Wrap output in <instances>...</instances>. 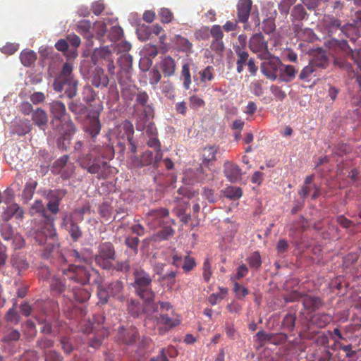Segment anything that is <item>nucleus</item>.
I'll list each match as a JSON object with an SVG mask.
<instances>
[{"label":"nucleus","instance_id":"nucleus-1","mask_svg":"<svg viewBox=\"0 0 361 361\" xmlns=\"http://www.w3.org/2000/svg\"><path fill=\"white\" fill-rule=\"evenodd\" d=\"M30 214L34 217V226L30 231L36 243L45 245L42 255L48 258L51 253L59 248L56 230L54 227L55 217L49 215L41 200H35L30 207Z\"/></svg>","mask_w":361,"mask_h":361},{"label":"nucleus","instance_id":"nucleus-2","mask_svg":"<svg viewBox=\"0 0 361 361\" xmlns=\"http://www.w3.org/2000/svg\"><path fill=\"white\" fill-rule=\"evenodd\" d=\"M90 278V270L83 265L69 264L61 269V275L54 276L51 282L52 290L61 293L67 288L87 284Z\"/></svg>","mask_w":361,"mask_h":361},{"label":"nucleus","instance_id":"nucleus-3","mask_svg":"<svg viewBox=\"0 0 361 361\" xmlns=\"http://www.w3.org/2000/svg\"><path fill=\"white\" fill-rule=\"evenodd\" d=\"M148 320H152L157 328L159 334L164 335L180 324V318L175 313L169 302L159 301L154 305Z\"/></svg>","mask_w":361,"mask_h":361},{"label":"nucleus","instance_id":"nucleus-4","mask_svg":"<svg viewBox=\"0 0 361 361\" xmlns=\"http://www.w3.org/2000/svg\"><path fill=\"white\" fill-rule=\"evenodd\" d=\"M49 109L51 117V123L54 125L55 123L59 122V124H61L62 129L64 130L63 142L61 143L59 140V147L66 149L70 143L71 136L76 132V127L71 119L65 121L64 117L67 112L63 102L54 100L49 104Z\"/></svg>","mask_w":361,"mask_h":361},{"label":"nucleus","instance_id":"nucleus-5","mask_svg":"<svg viewBox=\"0 0 361 361\" xmlns=\"http://www.w3.org/2000/svg\"><path fill=\"white\" fill-rule=\"evenodd\" d=\"M73 70V66L71 63H65L53 82L54 90L58 92L64 91L69 99H73L78 93V80L75 78Z\"/></svg>","mask_w":361,"mask_h":361},{"label":"nucleus","instance_id":"nucleus-6","mask_svg":"<svg viewBox=\"0 0 361 361\" xmlns=\"http://www.w3.org/2000/svg\"><path fill=\"white\" fill-rule=\"evenodd\" d=\"M134 282L133 287L135 293L145 302L153 301L155 294L152 288V278L150 275L141 269L134 271Z\"/></svg>","mask_w":361,"mask_h":361},{"label":"nucleus","instance_id":"nucleus-7","mask_svg":"<svg viewBox=\"0 0 361 361\" xmlns=\"http://www.w3.org/2000/svg\"><path fill=\"white\" fill-rule=\"evenodd\" d=\"M80 166L88 173L96 175L98 179H105L109 173V168L106 161L99 157H92L91 154H82L78 157Z\"/></svg>","mask_w":361,"mask_h":361},{"label":"nucleus","instance_id":"nucleus-8","mask_svg":"<svg viewBox=\"0 0 361 361\" xmlns=\"http://www.w3.org/2000/svg\"><path fill=\"white\" fill-rule=\"evenodd\" d=\"M145 224L152 230L161 227L164 224L170 222L176 225V221L169 217V211L166 208L151 209L145 214Z\"/></svg>","mask_w":361,"mask_h":361},{"label":"nucleus","instance_id":"nucleus-9","mask_svg":"<svg viewBox=\"0 0 361 361\" xmlns=\"http://www.w3.org/2000/svg\"><path fill=\"white\" fill-rule=\"evenodd\" d=\"M162 159H157V154L150 150H145L140 156L130 155L127 160V164L130 169H141L145 166H152L157 169L159 163Z\"/></svg>","mask_w":361,"mask_h":361},{"label":"nucleus","instance_id":"nucleus-10","mask_svg":"<svg viewBox=\"0 0 361 361\" xmlns=\"http://www.w3.org/2000/svg\"><path fill=\"white\" fill-rule=\"evenodd\" d=\"M115 250L112 243L105 242L102 243L98 248V253L95 255V262L104 269H109L112 267L109 260L115 259Z\"/></svg>","mask_w":361,"mask_h":361},{"label":"nucleus","instance_id":"nucleus-11","mask_svg":"<svg viewBox=\"0 0 361 361\" xmlns=\"http://www.w3.org/2000/svg\"><path fill=\"white\" fill-rule=\"evenodd\" d=\"M265 59L267 61L261 63V71L268 79L274 81L279 78L282 62L271 54Z\"/></svg>","mask_w":361,"mask_h":361},{"label":"nucleus","instance_id":"nucleus-12","mask_svg":"<svg viewBox=\"0 0 361 361\" xmlns=\"http://www.w3.org/2000/svg\"><path fill=\"white\" fill-rule=\"evenodd\" d=\"M80 222L68 214L62 219L61 227L66 229L73 242H78L82 236V229L78 225Z\"/></svg>","mask_w":361,"mask_h":361},{"label":"nucleus","instance_id":"nucleus-13","mask_svg":"<svg viewBox=\"0 0 361 361\" xmlns=\"http://www.w3.org/2000/svg\"><path fill=\"white\" fill-rule=\"evenodd\" d=\"M249 47L250 50L256 54H259L262 59H266L270 56L268 50L267 42L265 41L264 35L261 33L253 35L249 40Z\"/></svg>","mask_w":361,"mask_h":361},{"label":"nucleus","instance_id":"nucleus-14","mask_svg":"<svg viewBox=\"0 0 361 361\" xmlns=\"http://www.w3.org/2000/svg\"><path fill=\"white\" fill-rule=\"evenodd\" d=\"M319 27L324 33L329 36H331L338 30L341 32V27L343 25H341V21L338 18H336L333 16L325 15L320 22Z\"/></svg>","mask_w":361,"mask_h":361},{"label":"nucleus","instance_id":"nucleus-15","mask_svg":"<svg viewBox=\"0 0 361 361\" xmlns=\"http://www.w3.org/2000/svg\"><path fill=\"white\" fill-rule=\"evenodd\" d=\"M138 336V331L135 327L124 328L123 326H120L118 329L116 339L121 343L131 345L135 343Z\"/></svg>","mask_w":361,"mask_h":361},{"label":"nucleus","instance_id":"nucleus-16","mask_svg":"<svg viewBox=\"0 0 361 361\" xmlns=\"http://www.w3.org/2000/svg\"><path fill=\"white\" fill-rule=\"evenodd\" d=\"M131 95L135 96V106L142 107V109H145V112L148 114L154 111V104L150 102L149 96L146 91L137 88L136 92L135 91Z\"/></svg>","mask_w":361,"mask_h":361},{"label":"nucleus","instance_id":"nucleus-17","mask_svg":"<svg viewBox=\"0 0 361 361\" xmlns=\"http://www.w3.org/2000/svg\"><path fill=\"white\" fill-rule=\"evenodd\" d=\"M302 304L304 310L307 312H314L322 308L324 305V300L319 296L314 295L305 294L302 297Z\"/></svg>","mask_w":361,"mask_h":361},{"label":"nucleus","instance_id":"nucleus-18","mask_svg":"<svg viewBox=\"0 0 361 361\" xmlns=\"http://www.w3.org/2000/svg\"><path fill=\"white\" fill-rule=\"evenodd\" d=\"M92 29V25L89 20H82L76 24L75 30L86 40L87 47L93 46L92 39L94 37V33Z\"/></svg>","mask_w":361,"mask_h":361},{"label":"nucleus","instance_id":"nucleus-19","mask_svg":"<svg viewBox=\"0 0 361 361\" xmlns=\"http://www.w3.org/2000/svg\"><path fill=\"white\" fill-rule=\"evenodd\" d=\"M298 73V68L293 65L282 63L278 79L281 82H290L295 80Z\"/></svg>","mask_w":361,"mask_h":361},{"label":"nucleus","instance_id":"nucleus-20","mask_svg":"<svg viewBox=\"0 0 361 361\" xmlns=\"http://www.w3.org/2000/svg\"><path fill=\"white\" fill-rule=\"evenodd\" d=\"M224 173L231 183L238 181L241 177V170L239 166L231 161H226L224 163Z\"/></svg>","mask_w":361,"mask_h":361},{"label":"nucleus","instance_id":"nucleus-21","mask_svg":"<svg viewBox=\"0 0 361 361\" xmlns=\"http://www.w3.org/2000/svg\"><path fill=\"white\" fill-rule=\"evenodd\" d=\"M252 2L251 0H240L237 5L238 22L246 23L249 18Z\"/></svg>","mask_w":361,"mask_h":361},{"label":"nucleus","instance_id":"nucleus-22","mask_svg":"<svg viewBox=\"0 0 361 361\" xmlns=\"http://www.w3.org/2000/svg\"><path fill=\"white\" fill-rule=\"evenodd\" d=\"M104 322V317L102 314H98L94 317V322L90 321L85 322L81 326V331L90 336L97 329L102 327Z\"/></svg>","mask_w":361,"mask_h":361},{"label":"nucleus","instance_id":"nucleus-23","mask_svg":"<svg viewBox=\"0 0 361 361\" xmlns=\"http://www.w3.org/2000/svg\"><path fill=\"white\" fill-rule=\"evenodd\" d=\"M107 335V330L104 327L102 326L100 329H97L92 334L88 336L89 345L95 349L99 348Z\"/></svg>","mask_w":361,"mask_h":361},{"label":"nucleus","instance_id":"nucleus-24","mask_svg":"<svg viewBox=\"0 0 361 361\" xmlns=\"http://www.w3.org/2000/svg\"><path fill=\"white\" fill-rule=\"evenodd\" d=\"M219 149V147L216 145H209L204 147L201 152L202 164L208 166L211 162L215 161Z\"/></svg>","mask_w":361,"mask_h":361},{"label":"nucleus","instance_id":"nucleus-25","mask_svg":"<svg viewBox=\"0 0 361 361\" xmlns=\"http://www.w3.org/2000/svg\"><path fill=\"white\" fill-rule=\"evenodd\" d=\"M160 68L164 77L173 76L176 69L175 60L169 56L164 57L160 61Z\"/></svg>","mask_w":361,"mask_h":361},{"label":"nucleus","instance_id":"nucleus-26","mask_svg":"<svg viewBox=\"0 0 361 361\" xmlns=\"http://www.w3.org/2000/svg\"><path fill=\"white\" fill-rule=\"evenodd\" d=\"M173 226L174 225L171 222L169 224H164L160 227L161 229L152 235V239L154 241H162L169 239L175 233V231L172 228Z\"/></svg>","mask_w":361,"mask_h":361},{"label":"nucleus","instance_id":"nucleus-27","mask_svg":"<svg viewBox=\"0 0 361 361\" xmlns=\"http://www.w3.org/2000/svg\"><path fill=\"white\" fill-rule=\"evenodd\" d=\"M154 111L148 114L145 112V109H142L141 112H135L134 118L135 120V127L137 130L142 131L145 129L149 120L154 117Z\"/></svg>","mask_w":361,"mask_h":361},{"label":"nucleus","instance_id":"nucleus-28","mask_svg":"<svg viewBox=\"0 0 361 361\" xmlns=\"http://www.w3.org/2000/svg\"><path fill=\"white\" fill-rule=\"evenodd\" d=\"M110 296L116 298L120 302L125 300V296L123 294V283L121 281L116 280L110 283L106 287Z\"/></svg>","mask_w":361,"mask_h":361},{"label":"nucleus","instance_id":"nucleus-29","mask_svg":"<svg viewBox=\"0 0 361 361\" xmlns=\"http://www.w3.org/2000/svg\"><path fill=\"white\" fill-rule=\"evenodd\" d=\"M310 62L314 66L315 68H325L329 65V58L323 49H319L315 51Z\"/></svg>","mask_w":361,"mask_h":361},{"label":"nucleus","instance_id":"nucleus-30","mask_svg":"<svg viewBox=\"0 0 361 361\" xmlns=\"http://www.w3.org/2000/svg\"><path fill=\"white\" fill-rule=\"evenodd\" d=\"M32 120L40 129L45 130L48 122V116L44 110L37 108L35 111H32Z\"/></svg>","mask_w":361,"mask_h":361},{"label":"nucleus","instance_id":"nucleus-31","mask_svg":"<svg viewBox=\"0 0 361 361\" xmlns=\"http://www.w3.org/2000/svg\"><path fill=\"white\" fill-rule=\"evenodd\" d=\"M23 216V209L16 203L8 206L4 212V219L6 221L10 220L12 217H16L18 219H22Z\"/></svg>","mask_w":361,"mask_h":361},{"label":"nucleus","instance_id":"nucleus-32","mask_svg":"<svg viewBox=\"0 0 361 361\" xmlns=\"http://www.w3.org/2000/svg\"><path fill=\"white\" fill-rule=\"evenodd\" d=\"M109 78L102 69H96L92 78V84L96 87H106L109 84Z\"/></svg>","mask_w":361,"mask_h":361},{"label":"nucleus","instance_id":"nucleus-33","mask_svg":"<svg viewBox=\"0 0 361 361\" xmlns=\"http://www.w3.org/2000/svg\"><path fill=\"white\" fill-rule=\"evenodd\" d=\"M235 52L237 55V61H236V71L238 73H240L243 71V67L245 64H247L249 59V54L244 51L239 46L234 48Z\"/></svg>","mask_w":361,"mask_h":361},{"label":"nucleus","instance_id":"nucleus-34","mask_svg":"<svg viewBox=\"0 0 361 361\" xmlns=\"http://www.w3.org/2000/svg\"><path fill=\"white\" fill-rule=\"evenodd\" d=\"M332 317L327 313H317L314 314L311 317V322L312 324L317 326L319 328H324L331 321Z\"/></svg>","mask_w":361,"mask_h":361},{"label":"nucleus","instance_id":"nucleus-35","mask_svg":"<svg viewBox=\"0 0 361 361\" xmlns=\"http://www.w3.org/2000/svg\"><path fill=\"white\" fill-rule=\"evenodd\" d=\"M359 25L345 24L341 27V32L350 40L355 42L360 37Z\"/></svg>","mask_w":361,"mask_h":361},{"label":"nucleus","instance_id":"nucleus-36","mask_svg":"<svg viewBox=\"0 0 361 361\" xmlns=\"http://www.w3.org/2000/svg\"><path fill=\"white\" fill-rule=\"evenodd\" d=\"M82 286H75L68 288L72 291L74 299L78 302H84L87 301L90 297V293L88 290L82 288Z\"/></svg>","mask_w":361,"mask_h":361},{"label":"nucleus","instance_id":"nucleus-37","mask_svg":"<svg viewBox=\"0 0 361 361\" xmlns=\"http://www.w3.org/2000/svg\"><path fill=\"white\" fill-rule=\"evenodd\" d=\"M101 130V124L99 117H92L90 119L88 126L85 128V131L91 136L92 141L98 135Z\"/></svg>","mask_w":361,"mask_h":361},{"label":"nucleus","instance_id":"nucleus-38","mask_svg":"<svg viewBox=\"0 0 361 361\" xmlns=\"http://www.w3.org/2000/svg\"><path fill=\"white\" fill-rule=\"evenodd\" d=\"M68 109L77 117L84 115L87 111V107L79 99L71 100L68 104Z\"/></svg>","mask_w":361,"mask_h":361},{"label":"nucleus","instance_id":"nucleus-39","mask_svg":"<svg viewBox=\"0 0 361 361\" xmlns=\"http://www.w3.org/2000/svg\"><path fill=\"white\" fill-rule=\"evenodd\" d=\"M20 59L23 66L30 67L35 62L37 54L32 50H23L20 53Z\"/></svg>","mask_w":361,"mask_h":361},{"label":"nucleus","instance_id":"nucleus-40","mask_svg":"<svg viewBox=\"0 0 361 361\" xmlns=\"http://www.w3.org/2000/svg\"><path fill=\"white\" fill-rule=\"evenodd\" d=\"M37 185V183L36 181H30L25 184L21 195V198L24 203L27 204L32 200Z\"/></svg>","mask_w":361,"mask_h":361},{"label":"nucleus","instance_id":"nucleus-41","mask_svg":"<svg viewBox=\"0 0 361 361\" xmlns=\"http://www.w3.org/2000/svg\"><path fill=\"white\" fill-rule=\"evenodd\" d=\"M92 30L96 39L102 42L107 31L106 24L104 21H96L93 23Z\"/></svg>","mask_w":361,"mask_h":361},{"label":"nucleus","instance_id":"nucleus-42","mask_svg":"<svg viewBox=\"0 0 361 361\" xmlns=\"http://www.w3.org/2000/svg\"><path fill=\"white\" fill-rule=\"evenodd\" d=\"M32 129V124L27 119L20 121V122L13 126V133L18 135H25Z\"/></svg>","mask_w":361,"mask_h":361},{"label":"nucleus","instance_id":"nucleus-43","mask_svg":"<svg viewBox=\"0 0 361 361\" xmlns=\"http://www.w3.org/2000/svg\"><path fill=\"white\" fill-rule=\"evenodd\" d=\"M200 80L202 83L207 85L214 78V68L208 66L199 72Z\"/></svg>","mask_w":361,"mask_h":361},{"label":"nucleus","instance_id":"nucleus-44","mask_svg":"<svg viewBox=\"0 0 361 361\" xmlns=\"http://www.w3.org/2000/svg\"><path fill=\"white\" fill-rule=\"evenodd\" d=\"M120 133H123L121 137H126V140H131L134 137V128L133 123L128 121L125 120L120 126H119Z\"/></svg>","mask_w":361,"mask_h":361},{"label":"nucleus","instance_id":"nucleus-45","mask_svg":"<svg viewBox=\"0 0 361 361\" xmlns=\"http://www.w3.org/2000/svg\"><path fill=\"white\" fill-rule=\"evenodd\" d=\"M224 197L230 200H238L243 195L242 189L236 186H229L221 191Z\"/></svg>","mask_w":361,"mask_h":361},{"label":"nucleus","instance_id":"nucleus-46","mask_svg":"<svg viewBox=\"0 0 361 361\" xmlns=\"http://www.w3.org/2000/svg\"><path fill=\"white\" fill-rule=\"evenodd\" d=\"M175 43L179 49L183 52H192V44L185 37L177 35L175 36Z\"/></svg>","mask_w":361,"mask_h":361},{"label":"nucleus","instance_id":"nucleus-47","mask_svg":"<svg viewBox=\"0 0 361 361\" xmlns=\"http://www.w3.org/2000/svg\"><path fill=\"white\" fill-rule=\"evenodd\" d=\"M316 71V68L310 62L306 66H305L299 74V79L305 82H310L312 76H314V73Z\"/></svg>","mask_w":361,"mask_h":361},{"label":"nucleus","instance_id":"nucleus-48","mask_svg":"<svg viewBox=\"0 0 361 361\" xmlns=\"http://www.w3.org/2000/svg\"><path fill=\"white\" fill-rule=\"evenodd\" d=\"M90 212L91 207L90 205L87 203L81 207L75 209L73 212L68 214L73 217L75 219H77L78 221H82L84 220V215L86 214H90Z\"/></svg>","mask_w":361,"mask_h":361},{"label":"nucleus","instance_id":"nucleus-49","mask_svg":"<svg viewBox=\"0 0 361 361\" xmlns=\"http://www.w3.org/2000/svg\"><path fill=\"white\" fill-rule=\"evenodd\" d=\"M147 145L154 149L155 154H157V159H162L163 152L161 149V145L157 136L149 137Z\"/></svg>","mask_w":361,"mask_h":361},{"label":"nucleus","instance_id":"nucleus-50","mask_svg":"<svg viewBox=\"0 0 361 361\" xmlns=\"http://www.w3.org/2000/svg\"><path fill=\"white\" fill-rule=\"evenodd\" d=\"M113 51V44L106 46L100 48H96L94 51V55L100 58L109 60L111 58V53Z\"/></svg>","mask_w":361,"mask_h":361},{"label":"nucleus","instance_id":"nucleus-51","mask_svg":"<svg viewBox=\"0 0 361 361\" xmlns=\"http://www.w3.org/2000/svg\"><path fill=\"white\" fill-rule=\"evenodd\" d=\"M117 63L121 69L127 71L132 67L133 57L129 54H123L118 59Z\"/></svg>","mask_w":361,"mask_h":361},{"label":"nucleus","instance_id":"nucleus-52","mask_svg":"<svg viewBox=\"0 0 361 361\" xmlns=\"http://www.w3.org/2000/svg\"><path fill=\"white\" fill-rule=\"evenodd\" d=\"M104 139L108 141L107 142H105L104 145L103 146L104 152H99L100 155L104 158L111 159L114 156V149L113 146L110 144V137L109 135H106L104 136Z\"/></svg>","mask_w":361,"mask_h":361},{"label":"nucleus","instance_id":"nucleus-53","mask_svg":"<svg viewBox=\"0 0 361 361\" xmlns=\"http://www.w3.org/2000/svg\"><path fill=\"white\" fill-rule=\"evenodd\" d=\"M247 262L250 268L258 269L262 265L259 252L257 251L254 252L247 258Z\"/></svg>","mask_w":361,"mask_h":361},{"label":"nucleus","instance_id":"nucleus-54","mask_svg":"<svg viewBox=\"0 0 361 361\" xmlns=\"http://www.w3.org/2000/svg\"><path fill=\"white\" fill-rule=\"evenodd\" d=\"M181 77L183 80V87L185 90L190 88L191 84V76L190 72V66L188 63H185L182 66Z\"/></svg>","mask_w":361,"mask_h":361},{"label":"nucleus","instance_id":"nucleus-55","mask_svg":"<svg viewBox=\"0 0 361 361\" xmlns=\"http://www.w3.org/2000/svg\"><path fill=\"white\" fill-rule=\"evenodd\" d=\"M307 13L304 7L298 4L295 6L291 11V16L297 21H301L305 18Z\"/></svg>","mask_w":361,"mask_h":361},{"label":"nucleus","instance_id":"nucleus-56","mask_svg":"<svg viewBox=\"0 0 361 361\" xmlns=\"http://www.w3.org/2000/svg\"><path fill=\"white\" fill-rule=\"evenodd\" d=\"M11 264L13 267L18 269L19 271L25 270L28 267V263L22 257L15 256L11 259Z\"/></svg>","mask_w":361,"mask_h":361},{"label":"nucleus","instance_id":"nucleus-57","mask_svg":"<svg viewBox=\"0 0 361 361\" xmlns=\"http://www.w3.org/2000/svg\"><path fill=\"white\" fill-rule=\"evenodd\" d=\"M161 92L169 99L174 97V87L170 81H164L161 84Z\"/></svg>","mask_w":361,"mask_h":361},{"label":"nucleus","instance_id":"nucleus-58","mask_svg":"<svg viewBox=\"0 0 361 361\" xmlns=\"http://www.w3.org/2000/svg\"><path fill=\"white\" fill-rule=\"evenodd\" d=\"M131 49V44L128 41H121L117 44H113V51L116 54H128Z\"/></svg>","mask_w":361,"mask_h":361},{"label":"nucleus","instance_id":"nucleus-59","mask_svg":"<svg viewBox=\"0 0 361 361\" xmlns=\"http://www.w3.org/2000/svg\"><path fill=\"white\" fill-rule=\"evenodd\" d=\"M274 336V334L267 333L263 330L259 331L256 334V337H257V341L261 346L264 345L267 342L271 343Z\"/></svg>","mask_w":361,"mask_h":361},{"label":"nucleus","instance_id":"nucleus-60","mask_svg":"<svg viewBox=\"0 0 361 361\" xmlns=\"http://www.w3.org/2000/svg\"><path fill=\"white\" fill-rule=\"evenodd\" d=\"M248 272V268L245 264H243L237 268L236 274L231 276V280L232 282H237V281L246 276Z\"/></svg>","mask_w":361,"mask_h":361},{"label":"nucleus","instance_id":"nucleus-61","mask_svg":"<svg viewBox=\"0 0 361 361\" xmlns=\"http://www.w3.org/2000/svg\"><path fill=\"white\" fill-rule=\"evenodd\" d=\"M137 35L141 41L147 40L151 35V30L149 26L142 25L137 28Z\"/></svg>","mask_w":361,"mask_h":361},{"label":"nucleus","instance_id":"nucleus-62","mask_svg":"<svg viewBox=\"0 0 361 361\" xmlns=\"http://www.w3.org/2000/svg\"><path fill=\"white\" fill-rule=\"evenodd\" d=\"M296 317L293 314H287L283 321H282V326L289 330L293 331L295 327Z\"/></svg>","mask_w":361,"mask_h":361},{"label":"nucleus","instance_id":"nucleus-63","mask_svg":"<svg viewBox=\"0 0 361 361\" xmlns=\"http://www.w3.org/2000/svg\"><path fill=\"white\" fill-rule=\"evenodd\" d=\"M189 106L192 109H197L205 106V102L197 95H192L188 99Z\"/></svg>","mask_w":361,"mask_h":361},{"label":"nucleus","instance_id":"nucleus-64","mask_svg":"<svg viewBox=\"0 0 361 361\" xmlns=\"http://www.w3.org/2000/svg\"><path fill=\"white\" fill-rule=\"evenodd\" d=\"M127 302V309L128 312L133 317H137L140 311L139 302L135 300L130 299L128 300Z\"/></svg>","mask_w":361,"mask_h":361}]
</instances>
